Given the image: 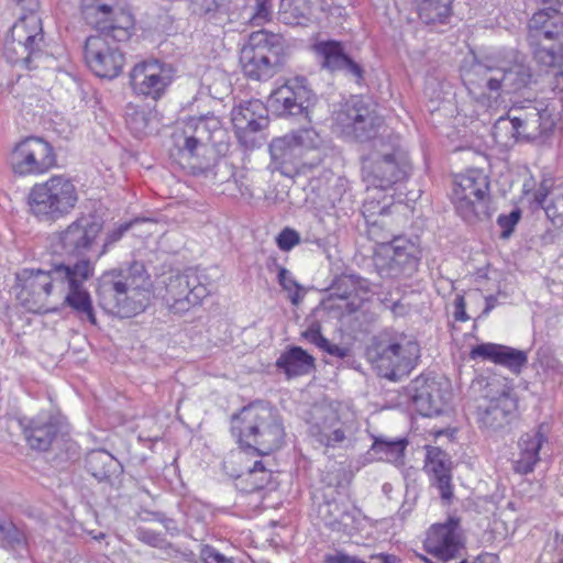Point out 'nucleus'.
Wrapping results in <instances>:
<instances>
[{"label":"nucleus","mask_w":563,"mask_h":563,"mask_svg":"<svg viewBox=\"0 0 563 563\" xmlns=\"http://www.w3.org/2000/svg\"><path fill=\"white\" fill-rule=\"evenodd\" d=\"M170 156L194 175L209 173L228 151L227 131L218 117H191L173 135Z\"/></svg>","instance_id":"nucleus-1"},{"label":"nucleus","mask_w":563,"mask_h":563,"mask_svg":"<svg viewBox=\"0 0 563 563\" xmlns=\"http://www.w3.org/2000/svg\"><path fill=\"white\" fill-rule=\"evenodd\" d=\"M96 296L108 313L131 318L143 312L151 302L152 283L145 266L132 262L126 266L104 272L98 278Z\"/></svg>","instance_id":"nucleus-2"},{"label":"nucleus","mask_w":563,"mask_h":563,"mask_svg":"<svg viewBox=\"0 0 563 563\" xmlns=\"http://www.w3.org/2000/svg\"><path fill=\"white\" fill-rule=\"evenodd\" d=\"M231 432L242 450L257 455L279 449L285 437L279 416L263 402H253L234 415Z\"/></svg>","instance_id":"nucleus-3"},{"label":"nucleus","mask_w":563,"mask_h":563,"mask_svg":"<svg viewBox=\"0 0 563 563\" xmlns=\"http://www.w3.org/2000/svg\"><path fill=\"white\" fill-rule=\"evenodd\" d=\"M287 45L280 34L260 30L249 35L240 53L244 75L253 80L272 78L284 65Z\"/></svg>","instance_id":"nucleus-4"},{"label":"nucleus","mask_w":563,"mask_h":563,"mask_svg":"<svg viewBox=\"0 0 563 563\" xmlns=\"http://www.w3.org/2000/svg\"><path fill=\"white\" fill-rule=\"evenodd\" d=\"M67 274L69 264L65 263H54L48 271L25 268L16 273L20 287L16 297L27 311L46 313L52 310L48 298L53 289H60Z\"/></svg>","instance_id":"nucleus-5"},{"label":"nucleus","mask_w":563,"mask_h":563,"mask_svg":"<svg viewBox=\"0 0 563 563\" xmlns=\"http://www.w3.org/2000/svg\"><path fill=\"white\" fill-rule=\"evenodd\" d=\"M554 126L551 111L540 101L515 104L507 117H500L493 126L496 139L507 136L536 140Z\"/></svg>","instance_id":"nucleus-6"},{"label":"nucleus","mask_w":563,"mask_h":563,"mask_svg":"<svg viewBox=\"0 0 563 563\" xmlns=\"http://www.w3.org/2000/svg\"><path fill=\"white\" fill-rule=\"evenodd\" d=\"M78 201L75 185L64 176H53L33 186L29 194L30 211L42 221H56L68 214Z\"/></svg>","instance_id":"nucleus-7"},{"label":"nucleus","mask_w":563,"mask_h":563,"mask_svg":"<svg viewBox=\"0 0 563 563\" xmlns=\"http://www.w3.org/2000/svg\"><path fill=\"white\" fill-rule=\"evenodd\" d=\"M366 356L379 376L397 382L409 375L416 366L420 357V346L402 335L393 342H373L366 350Z\"/></svg>","instance_id":"nucleus-8"},{"label":"nucleus","mask_w":563,"mask_h":563,"mask_svg":"<svg viewBox=\"0 0 563 563\" xmlns=\"http://www.w3.org/2000/svg\"><path fill=\"white\" fill-rule=\"evenodd\" d=\"M379 246L374 254V265L383 278L411 277L420 262L419 246L404 236L389 233L375 241Z\"/></svg>","instance_id":"nucleus-9"},{"label":"nucleus","mask_w":563,"mask_h":563,"mask_svg":"<svg viewBox=\"0 0 563 563\" xmlns=\"http://www.w3.org/2000/svg\"><path fill=\"white\" fill-rule=\"evenodd\" d=\"M489 188L487 176L479 169H468L456 175L453 183L452 202L456 212L468 222L488 218L486 196Z\"/></svg>","instance_id":"nucleus-10"},{"label":"nucleus","mask_w":563,"mask_h":563,"mask_svg":"<svg viewBox=\"0 0 563 563\" xmlns=\"http://www.w3.org/2000/svg\"><path fill=\"white\" fill-rule=\"evenodd\" d=\"M43 46L44 34L40 21H22L13 25L11 35L5 40L3 54L13 65L35 69L44 57Z\"/></svg>","instance_id":"nucleus-11"},{"label":"nucleus","mask_w":563,"mask_h":563,"mask_svg":"<svg viewBox=\"0 0 563 563\" xmlns=\"http://www.w3.org/2000/svg\"><path fill=\"white\" fill-rule=\"evenodd\" d=\"M309 435L325 449H345L352 444L354 423L343 421L332 405H317L311 409Z\"/></svg>","instance_id":"nucleus-12"},{"label":"nucleus","mask_w":563,"mask_h":563,"mask_svg":"<svg viewBox=\"0 0 563 563\" xmlns=\"http://www.w3.org/2000/svg\"><path fill=\"white\" fill-rule=\"evenodd\" d=\"M115 0H81L80 11L85 22L98 31V34H110L119 42H128L134 29L132 14L114 11Z\"/></svg>","instance_id":"nucleus-13"},{"label":"nucleus","mask_w":563,"mask_h":563,"mask_svg":"<svg viewBox=\"0 0 563 563\" xmlns=\"http://www.w3.org/2000/svg\"><path fill=\"white\" fill-rule=\"evenodd\" d=\"M97 34L86 38L84 51L85 60L91 71L101 78L113 79L118 77L124 66L125 58L121 45L113 35Z\"/></svg>","instance_id":"nucleus-14"},{"label":"nucleus","mask_w":563,"mask_h":563,"mask_svg":"<svg viewBox=\"0 0 563 563\" xmlns=\"http://www.w3.org/2000/svg\"><path fill=\"white\" fill-rule=\"evenodd\" d=\"M95 273V264L87 258L78 260L69 264V274L63 279L60 290H66L64 305L69 307L82 321L97 325V317L89 291L84 283L90 279Z\"/></svg>","instance_id":"nucleus-15"},{"label":"nucleus","mask_w":563,"mask_h":563,"mask_svg":"<svg viewBox=\"0 0 563 563\" xmlns=\"http://www.w3.org/2000/svg\"><path fill=\"white\" fill-rule=\"evenodd\" d=\"M162 299L174 313H183L197 306L209 294L196 271L172 273L164 279Z\"/></svg>","instance_id":"nucleus-16"},{"label":"nucleus","mask_w":563,"mask_h":563,"mask_svg":"<svg viewBox=\"0 0 563 563\" xmlns=\"http://www.w3.org/2000/svg\"><path fill=\"white\" fill-rule=\"evenodd\" d=\"M9 164L15 175H40L56 165V156L48 142L41 137L29 136L12 148Z\"/></svg>","instance_id":"nucleus-17"},{"label":"nucleus","mask_w":563,"mask_h":563,"mask_svg":"<svg viewBox=\"0 0 563 563\" xmlns=\"http://www.w3.org/2000/svg\"><path fill=\"white\" fill-rule=\"evenodd\" d=\"M335 123L342 133L360 142L375 137L383 128L384 119L362 99H351L335 113Z\"/></svg>","instance_id":"nucleus-18"},{"label":"nucleus","mask_w":563,"mask_h":563,"mask_svg":"<svg viewBox=\"0 0 563 563\" xmlns=\"http://www.w3.org/2000/svg\"><path fill=\"white\" fill-rule=\"evenodd\" d=\"M410 393L415 408L423 417L441 415L450 398L448 382L427 375L411 382Z\"/></svg>","instance_id":"nucleus-19"},{"label":"nucleus","mask_w":563,"mask_h":563,"mask_svg":"<svg viewBox=\"0 0 563 563\" xmlns=\"http://www.w3.org/2000/svg\"><path fill=\"white\" fill-rule=\"evenodd\" d=\"M102 230V223L92 214H82L59 233L58 242L67 255H82L90 250Z\"/></svg>","instance_id":"nucleus-20"},{"label":"nucleus","mask_w":563,"mask_h":563,"mask_svg":"<svg viewBox=\"0 0 563 563\" xmlns=\"http://www.w3.org/2000/svg\"><path fill=\"white\" fill-rule=\"evenodd\" d=\"M410 170L408 154H399L396 158L365 159L363 165L365 180L375 188L384 190L405 180Z\"/></svg>","instance_id":"nucleus-21"},{"label":"nucleus","mask_w":563,"mask_h":563,"mask_svg":"<svg viewBox=\"0 0 563 563\" xmlns=\"http://www.w3.org/2000/svg\"><path fill=\"white\" fill-rule=\"evenodd\" d=\"M486 401L477 407L481 428L498 431L510 423L517 409V401L509 389L503 387L496 395H485Z\"/></svg>","instance_id":"nucleus-22"},{"label":"nucleus","mask_w":563,"mask_h":563,"mask_svg":"<svg viewBox=\"0 0 563 563\" xmlns=\"http://www.w3.org/2000/svg\"><path fill=\"white\" fill-rule=\"evenodd\" d=\"M232 123L239 141L252 147L255 144L253 135L268 124L267 109L257 99L241 102L232 110Z\"/></svg>","instance_id":"nucleus-23"},{"label":"nucleus","mask_w":563,"mask_h":563,"mask_svg":"<svg viewBox=\"0 0 563 563\" xmlns=\"http://www.w3.org/2000/svg\"><path fill=\"white\" fill-rule=\"evenodd\" d=\"M130 84L136 95L157 100L170 84V76L157 60L142 62L131 70Z\"/></svg>","instance_id":"nucleus-24"},{"label":"nucleus","mask_w":563,"mask_h":563,"mask_svg":"<svg viewBox=\"0 0 563 563\" xmlns=\"http://www.w3.org/2000/svg\"><path fill=\"white\" fill-rule=\"evenodd\" d=\"M457 528L459 519L455 518H449L444 523L433 525L424 541L426 550L442 561L454 559L462 548Z\"/></svg>","instance_id":"nucleus-25"},{"label":"nucleus","mask_w":563,"mask_h":563,"mask_svg":"<svg viewBox=\"0 0 563 563\" xmlns=\"http://www.w3.org/2000/svg\"><path fill=\"white\" fill-rule=\"evenodd\" d=\"M529 45L540 42H558L563 45V12L556 8H542L537 11L528 23Z\"/></svg>","instance_id":"nucleus-26"},{"label":"nucleus","mask_w":563,"mask_h":563,"mask_svg":"<svg viewBox=\"0 0 563 563\" xmlns=\"http://www.w3.org/2000/svg\"><path fill=\"white\" fill-rule=\"evenodd\" d=\"M549 426L539 424L523 433L518 441V454L514 461V470L519 474H529L534 470L537 463L541 460V453L548 445Z\"/></svg>","instance_id":"nucleus-27"},{"label":"nucleus","mask_w":563,"mask_h":563,"mask_svg":"<svg viewBox=\"0 0 563 563\" xmlns=\"http://www.w3.org/2000/svg\"><path fill=\"white\" fill-rule=\"evenodd\" d=\"M424 470L431 485L439 490L441 499L449 504L453 498L452 461L446 452L438 446H428Z\"/></svg>","instance_id":"nucleus-28"},{"label":"nucleus","mask_w":563,"mask_h":563,"mask_svg":"<svg viewBox=\"0 0 563 563\" xmlns=\"http://www.w3.org/2000/svg\"><path fill=\"white\" fill-rule=\"evenodd\" d=\"M20 426L29 446L37 451H47L62 430L59 420L51 415L37 416L30 420L21 419Z\"/></svg>","instance_id":"nucleus-29"},{"label":"nucleus","mask_w":563,"mask_h":563,"mask_svg":"<svg viewBox=\"0 0 563 563\" xmlns=\"http://www.w3.org/2000/svg\"><path fill=\"white\" fill-rule=\"evenodd\" d=\"M470 357L490 361L516 375L520 374L528 363L527 352L496 343H481L473 346Z\"/></svg>","instance_id":"nucleus-30"},{"label":"nucleus","mask_w":563,"mask_h":563,"mask_svg":"<svg viewBox=\"0 0 563 563\" xmlns=\"http://www.w3.org/2000/svg\"><path fill=\"white\" fill-rule=\"evenodd\" d=\"M271 166L282 175L292 177L307 168L289 133L274 139L269 144Z\"/></svg>","instance_id":"nucleus-31"},{"label":"nucleus","mask_w":563,"mask_h":563,"mask_svg":"<svg viewBox=\"0 0 563 563\" xmlns=\"http://www.w3.org/2000/svg\"><path fill=\"white\" fill-rule=\"evenodd\" d=\"M317 54L322 58L321 65L330 71H344L355 78L356 82L363 79L364 70L344 53L342 44L338 41H325L314 45Z\"/></svg>","instance_id":"nucleus-32"},{"label":"nucleus","mask_w":563,"mask_h":563,"mask_svg":"<svg viewBox=\"0 0 563 563\" xmlns=\"http://www.w3.org/2000/svg\"><path fill=\"white\" fill-rule=\"evenodd\" d=\"M496 68L483 63H474L462 74V80L468 92L476 99L492 98L498 95Z\"/></svg>","instance_id":"nucleus-33"},{"label":"nucleus","mask_w":563,"mask_h":563,"mask_svg":"<svg viewBox=\"0 0 563 563\" xmlns=\"http://www.w3.org/2000/svg\"><path fill=\"white\" fill-rule=\"evenodd\" d=\"M307 168L321 164L328 154L327 141L314 128H301L289 133Z\"/></svg>","instance_id":"nucleus-34"},{"label":"nucleus","mask_w":563,"mask_h":563,"mask_svg":"<svg viewBox=\"0 0 563 563\" xmlns=\"http://www.w3.org/2000/svg\"><path fill=\"white\" fill-rule=\"evenodd\" d=\"M277 369L288 379L310 374L314 367V357L300 346H289L276 361Z\"/></svg>","instance_id":"nucleus-35"},{"label":"nucleus","mask_w":563,"mask_h":563,"mask_svg":"<svg viewBox=\"0 0 563 563\" xmlns=\"http://www.w3.org/2000/svg\"><path fill=\"white\" fill-rule=\"evenodd\" d=\"M498 76V95L500 92H516L529 85L532 78L530 67L515 56L514 62L508 66L496 68Z\"/></svg>","instance_id":"nucleus-36"},{"label":"nucleus","mask_w":563,"mask_h":563,"mask_svg":"<svg viewBox=\"0 0 563 563\" xmlns=\"http://www.w3.org/2000/svg\"><path fill=\"white\" fill-rule=\"evenodd\" d=\"M87 472L99 482L110 481L122 472L120 462L106 450H92L85 459Z\"/></svg>","instance_id":"nucleus-37"},{"label":"nucleus","mask_w":563,"mask_h":563,"mask_svg":"<svg viewBox=\"0 0 563 563\" xmlns=\"http://www.w3.org/2000/svg\"><path fill=\"white\" fill-rule=\"evenodd\" d=\"M316 511L321 522L334 531H343L352 522V516L346 506L334 499L320 503Z\"/></svg>","instance_id":"nucleus-38"},{"label":"nucleus","mask_w":563,"mask_h":563,"mask_svg":"<svg viewBox=\"0 0 563 563\" xmlns=\"http://www.w3.org/2000/svg\"><path fill=\"white\" fill-rule=\"evenodd\" d=\"M390 203L376 200V197H367L362 207V213L368 224V234L372 240L379 241L384 234L383 227L386 224L385 216L389 213Z\"/></svg>","instance_id":"nucleus-39"},{"label":"nucleus","mask_w":563,"mask_h":563,"mask_svg":"<svg viewBox=\"0 0 563 563\" xmlns=\"http://www.w3.org/2000/svg\"><path fill=\"white\" fill-rule=\"evenodd\" d=\"M453 0H419L417 13L427 25L445 24L453 14Z\"/></svg>","instance_id":"nucleus-40"},{"label":"nucleus","mask_w":563,"mask_h":563,"mask_svg":"<svg viewBox=\"0 0 563 563\" xmlns=\"http://www.w3.org/2000/svg\"><path fill=\"white\" fill-rule=\"evenodd\" d=\"M287 82L276 88L269 96V106L282 117L305 118V107L296 103V97Z\"/></svg>","instance_id":"nucleus-41"},{"label":"nucleus","mask_w":563,"mask_h":563,"mask_svg":"<svg viewBox=\"0 0 563 563\" xmlns=\"http://www.w3.org/2000/svg\"><path fill=\"white\" fill-rule=\"evenodd\" d=\"M373 151L366 159L396 158L399 154H408L400 144L398 135L386 133V129L379 135L372 139Z\"/></svg>","instance_id":"nucleus-42"},{"label":"nucleus","mask_w":563,"mask_h":563,"mask_svg":"<svg viewBox=\"0 0 563 563\" xmlns=\"http://www.w3.org/2000/svg\"><path fill=\"white\" fill-rule=\"evenodd\" d=\"M533 59L541 67L552 69L560 68L563 63V45L558 42H540L539 45H529Z\"/></svg>","instance_id":"nucleus-43"},{"label":"nucleus","mask_w":563,"mask_h":563,"mask_svg":"<svg viewBox=\"0 0 563 563\" xmlns=\"http://www.w3.org/2000/svg\"><path fill=\"white\" fill-rule=\"evenodd\" d=\"M291 90L295 92L296 103H302L305 107V119L311 122L313 120L314 108L319 101L318 96L309 87L308 80L305 77H295L286 81Z\"/></svg>","instance_id":"nucleus-44"},{"label":"nucleus","mask_w":563,"mask_h":563,"mask_svg":"<svg viewBox=\"0 0 563 563\" xmlns=\"http://www.w3.org/2000/svg\"><path fill=\"white\" fill-rule=\"evenodd\" d=\"M407 445L408 441L405 438L387 440L379 437L375 438L371 450L374 452V454L378 455L379 460L400 464L404 461Z\"/></svg>","instance_id":"nucleus-45"},{"label":"nucleus","mask_w":563,"mask_h":563,"mask_svg":"<svg viewBox=\"0 0 563 563\" xmlns=\"http://www.w3.org/2000/svg\"><path fill=\"white\" fill-rule=\"evenodd\" d=\"M272 473L265 468L262 461H256L245 474L238 476L236 486L245 493L263 489L271 481Z\"/></svg>","instance_id":"nucleus-46"},{"label":"nucleus","mask_w":563,"mask_h":563,"mask_svg":"<svg viewBox=\"0 0 563 563\" xmlns=\"http://www.w3.org/2000/svg\"><path fill=\"white\" fill-rule=\"evenodd\" d=\"M26 544V538L11 520H0V547L5 550H18Z\"/></svg>","instance_id":"nucleus-47"},{"label":"nucleus","mask_w":563,"mask_h":563,"mask_svg":"<svg viewBox=\"0 0 563 563\" xmlns=\"http://www.w3.org/2000/svg\"><path fill=\"white\" fill-rule=\"evenodd\" d=\"M360 284L361 278L358 276L344 274L333 280L330 290L332 296L346 299L356 291Z\"/></svg>","instance_id":"nucleus-48"},{"label":"nucleus","mask_w":563,"mask_h":563,"mask_svg":"<svg viewBox=\"0 0 563 563\" xmlns=\"http://www.w3.org/2000/svg\"><path fill=\"white\" fill-rule=\"evenodd\" d=\"M201 8L205 14H210V19L218 24H225L233 22L232 14L229 13V7L219 0H203Z\"/></svg>","instance_id":"nucleus-49"},{"label":"nucleus","mask_w":563,"mask_h":563,"mask_svg":"<svg viewBox=\"0 0 563 563\" xmlns=\"http://www.w3.org/2000/svg\"><path fill=\"white\" fill-rule=\"evenodd\" d=\"M151 119L145 110L134 109L126 114V124L129 129L137 136L147 133Z\"/></svg>","instance_id":"nucleus-50"},{"label":"nucleus","mask_w":563,"mask_h":563,"mask_svg":"<svg viewBox=\"0 0 563 563\" xmlns=\"http://www.w3.org/2000/svg\"><path fill=\"white\" fill-rule=\"evenodd\" d=\"M254 11L250 13L247 22L260 26L272 18V0H254Z\"/></svg>","instance_id":"nucleus-51"},{"label":"nucleus","mask_w":563,"mask_h":563,"mask_svg":"<svg viewBox=\"0 0 563 563\" xmlns=\"http://www.w3.org/2000/svg\"><path fill=\"white\" fill-rule=\"evenodd\" d=\"M545 214L555 227H563V192L550 199Z\"/></svg>","instance_id":"nucleus-52"},{"label":"nucleus","mask_w":563,"mask_h":563,"mask_svg":"<svg viewBox=\"0 0 563 563\" xmlns=\"http://www.w3.org/2000/svg\"><path fill=\"white\" fill-rule=\"evenodd\" d=\"M278 283L286 290L294 294L290 295V300L294 305H297L299 301V290L300 285L294 279L290 272L285 267H279L278 269Z\"/></svg>","instance_id":"nucleus-53"},{"label":"nucleus","mask_w":563,"mask_h":563,"mask_svg":"<svg viewBox=\"0 0 563 563\" xmlns=\"http://www.w3.org/2000/svg\"><path fill=\"white\" fill-rule=\"evenodd\" d=\"M520 219L521 210L519 208L514 209L509 214H499L497 218V224L503 230L500 236L504 239L509 238Z\"/></svg>","instance_id":"nucleus-54"},{"label":"nucleus","mask_w":563,"mask_h":563,"mask_svg":"<svg viewBox=\"0 0 563 563\" xmlns=\"http://www.w3.org/2000/svg\"><path fill=\"white\" fill-rule=\"evenodd\" d=\"M299 233L290 228H285L276 238V243L282 251H289L299 244Z\"/></svg>","instance_id":"nucleus-55"},{"label":"nucleus","mask_w":563,"mask_h":563,"mask_svg":"<svg viewBox=\"0 0 563 563\" xmlns=\"http://www.w3.org/2000/svg\"><path fill=\"white\" fill-rule=\"evenodd\" d=\"M133 225V222H125V223H122L120 224L117 229L110 231L108 234H107V238L104 240V243L102 245V250L100 251V253L97 255V258L101 257L103 254L107 253L108 249L114 244L115 242H118L119 240H121V238L131 229V227Z\"/></svg>","instance_id":"nucleus-56"},{"label":"nucleus","mask_w":563,"mask_h":563,"mask_svg":"<svg viewBox=\"0 0 563 563\" xmlns=\"http://www.w3.org/2000/svg\"><path fill=\"white\" fill-rule=\"evenodd\" d=\"M200 559L203 563H234L232 559L227 558L211 545H202Z\"/></svg>","instance_id":"nucleus-57"},{"label":"nucleus","mask_w":563,"mask_h":563,"mask_svg":"<svg viewBox=\"0 0 563 563\" xmlns=\"http://www.w3.org/2000/svg\"><path fill=\"white\" fill-rule=\"evenodd\" d=\"M302 338L314 344L319 349L325 344V338L321 334V325L319 322H312L307 330L301 333Z\"/></svg>","instance_id":"nucleus-58"},{"label":"nucleus","mask_w":563,"mask_h":563,"mask_svg":"<svg viewBox=\"0 0 563 563\" xmlns=\"http://www.w3.org/2000/svg\"><path fill=\"white\" fill-rule=\"evenodd\" d=\"M554 99L563 103V68H558L552 73V79L549 81Z\"/></svg>","instance_id":"nucleus-59"},{"label":"nucleus","mask_w":563,"mask_h":563,"mask_svg":"<svg viewBox=\"0 0 563 563\" xmlns=\"http://www.w3.org/2000/svg\"><path fill=\"white\" fill-rule=\"evenodd\" d=\"M454 319L456 321L465 322L470 319L468 314L466 313V302L463 296L459 295L454 299Z\"/></svg>","instance_id":"nucleus-60"},{"label":"nucleus","mask_w":563,"mask_h":563,"mask_svg":"<svg viewBox=\"0 0 563 563\" xmlns=\"http://www.w3.org/2000/svg\"><path fill=\"white\" fill-rule=\"evenodd\" d=\"M321 350L338 358L346 357L350 352L347 347L333 344L328 339L325 340V344L322 345Z\"/></svg>","instance_id":"nucleus-61"},{"label":"nucleus","mask_w":563,"mask_h":563,"mask_svg":"<svg viewBox=\"0 0 563 563\" xmlns=\"http://www.w3.org/2000/svg\"><path fill=\"white\" fill-rule=\"evenodd\" d=\"M324 563H367L357 556L349 555L345 553H336L334 555H328L324 559Z\"/></svg>","instance_id":"nucleus-62"},{"label":"nucleus","mask_w":563,"mask_h":563,"mask_svg":"<svg viewBox=\"0 0 563 563\" xmlns=\"http://www.w3.org/2000/svg\"><path fill=\"white\" fill-rule=\"evenodd\" d=\"M498 305L497 297L494 295L485 297V308L482 311V316H488V313Z\"/></svg>","instance_id":"nucleus-63"},{"label":"nucleus","mask_w":563,"mask_h":563,"mask_svg":"<svg viewBox=\"0 0 563 563\" xmlns=\"http://www.w3.org/2000/svg\"><path fill=\"white\" fill-rule=\"evenodd\" d=\"M534 200L545 211V207L550 201V199H548V194L543 190H538L534 195Z\"/></svg>","instance_id":"nucleus-64"}]
</instances>
